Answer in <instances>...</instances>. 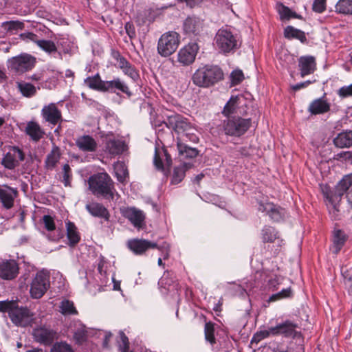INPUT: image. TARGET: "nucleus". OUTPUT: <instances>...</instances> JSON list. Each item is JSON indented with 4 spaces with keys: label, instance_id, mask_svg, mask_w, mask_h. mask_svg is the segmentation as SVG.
<instances>
[{
    "label": "nucleus",
    "instance_id": "1",
    "mask_svg": "<svg viewBox=\"0 0 352 352\" xmlns=\"http://www.w3.org/2000/svg\"><path fill=\"white\" fill-rule=\"evenodd\" d=\"M352 185V173L346 175L336 185L333 191L324 192V195L328 201L327 206L331 218L336 219L339 215V203L342 197Z\"/></svg>",
    "mask_w": 352,
    "mask_h": 352
},
{
    "label": "nucleus",
    "instance_id": "2",
    "mask_svg": "<svg viewBox=\"0 0 352 352\" xmlns=\"http://www.w3.org/2000/svg\"><path fill=\"white\" fill-rule=\"evenodd\" d=\"M241 36L228 28L219 29L214 36V43L223 54H233L241 45Z\"/></svg>",
    "mask_w": 352,
    "mask_h": 352
},
{
    "label": "nucleus",
    "instance_id": "3",
    "mask_svg": "<svg viewBox=\"0 0 352 352\" xmlns=\"http://www.w3.org/2000/svg\"><path fill=\"white\" fill-rule=\"evenodd\" d=\"M223 78V72L217 65H206L197 69L192 76V82L200 87H210Z\"/></svg>",
    "mask_w": 352,
    "mask_h": 352
},
{
    "label": "nucleus",
    "instance_id": "4",
    "mask_svg": "<svg viewBox=\"0 0 352 352\" xmlns=\"http://www.w3.org/2000/svg\"><path fill=\"white\" fill-rule=\"evenodd\" d=\"M89 186L92 193L97 197L113 198V182L106 173H100L91 176L89 179Z\"/></svg>",
    "mask_w": 352,
    "mask_h": 352
},
{
    "label": "nucleus",
    "instance_id": "5",
    "mask_svg": "<svg viewBox=\"0 0 352 352\" xmlns=\"http://www.w3.org/2000/svg\"><path fill=\"white\" fill-rule=\"evenodd\" d=\"M251 119L243 118L239 116L227 118L223 120L222 129L227 135L240 137L243 135L250 127Z\"/></svg>",
    "mask_w": 352,
    "mask_h": 352
},
{
    "label": "nucleus",
    "instance_id": "6",
    "mask_svg": "<svg viewBox=\"0 0 352 352\" xmlns=\"http://www.w3.org/2000/svg\"><path fill=\"white\" fill-rule=\"evenodd\" d=\"M180 36L175 31L164 33L158 40L157 50L162 57H168L173 54L178 48Z\"/></svg>",
    "mask_w": 352,
    "mask_h": 352
},
{
    "label": "nucleus",
    "instance_id": "7",
    "mask_svg": "<svg viewBox=\"0 0 352 352\" xmlns=\"http://www.w3.org/2000/svg\"><path fill=\"white\" fill-rule=\"evenodd\" d=\"M50 286L49 273L44 270L38 272L30 284V296L34 299H40L48 290Z\"/></svg>",
    "mask_w": 352,
    "mask_h": 352
},
{
    "label": "nucleus",
    "instance_id": "8",
    "mask_svg": "<svg viewBox=\"0 0 352 352\" xmlns=\"http://www.w3.org/2000/svg\"><path fill=\"white\" fill-rule=\"evenodd\" d=\"M36 63V58L28 54H21L8 60V67L16 73L22 74L32 69Z\"/></svg>",
    "mask_w": 352,
    "mask_h": 352
},
{
    "label": "nucleus",
    "instance_id": "9",
    "mask_svg": "<svg viewBox=\"0 0 352 352\" xmlns=\"http://www.w3.org/2000/svg\"><path fill=\"white\" fill-rule=\"evenodd\" d=\"M10 318L16 326L25 327L32 323L34 314L27 307H19L15 305L10 313Z\"/></svg>",
    "mask_w": 352,
    "mask_h": 352
},
{
    "label": "nucleus",
    "instance_id": "10",
    "mask_svg": "<svg viewBox=\"0 0 352 352\" xmlns=\"http://www.w3.org/2000/svg\"><path fill=\"white\" fill-rule=\"evenodd\" d=\"M128 150V145L125 141L117 138H107L104 142V152L113 157L124 153Z\"/></svg>",
    "mask_w": 352,
    "mask_h": 352
},
{
    "label": "nucleus",
    "instance_id": "11",
    "mask_svg": "<svg viewBox=\"0 0 352 352\" xmlns=\"http://www.w3.org/2000/svg\"><path fill=\"white\" fill-rule=\"evenodd\" d=\"M199 50L196 43H190L179 50L177 53V60L183 66H188L194 63Z\"/></svg>",
    "mask_w": 352,
    "mask_h": 352
},
{
    "label": "nucleus",
    "instance_id": "12",
    "mask_svg": "<svg viewBox=\"0 0 352 352\" xmlns=\"http://www.w3.org/2000/svg\"><path fill=\"white\" fill-rule=\"evenodd\" d=\"M164 124L168 128L174 130L179 135L182 134L187 129H190L192 125L187 118L176 113L168 116Z\"/></svg>",
    "mask_w": 352,
    "mask_h": 352
},
{
    "label": "nucleus",
    "instance_id": "13",
    "mask_svg": "<svg viewBox=\"0 0 352 352\" xmlns=\"http://www.w3.org/2000/svg\"><path fill=\"white\" fill-rule=\"evenodd\" d=\"M24 158L23 151L19 147L12 146L3 157L1 164L6 168L12 170L19 166V162L23 161Z\"/></svg>",
    "mask_w": 352,
    "mask_h": 352
},
{
    "label": "nucleus",
    "instance_id": "14",
    "mask_svg": "<svg viewBox=\"0 0 352 352\" xmlns=\"http://www.w3.org/2000/svg\"><path fill=\"white\" fill-rule=\"evenodd\" d=\"M204 21L195 16L188 17L183 23L184 33L190 37L201 36L204 32Z\"/></svg>",
    "mask_w": 352,
    "mask_h": 352
},
{
    "label": "nucleus",
    "instance_id": "15",
    "mask_svg": "<svg viewBox=\"0 0 352 352\" xmlns=\"http://www.w3.org/2000/svg\"><path fill=\"white\" fill-rule=\"evenodd\" d=\"M121 213L135 228L140 229L143 227L145 220L143 211L134 207H127L121 209Z\"/></svg>",
    "mask_w": 352,
    "mask_h": 352
},
{
    "label": "nucleus",
    "instance_id": "16",
    "mask_svg": "<svg viewBox=\"0 0 352 352\" xmlns=\"http://www.w3.org/2000/svg\"><path fill=\"white\" fill-rule=\"evenodd\" d=\"M19 267L13 259L0 260V278L4 280H13L19 274Z\"/></svg>",
    "mask_w": 352,
    "mask_h": 352
},
{
    "label": "nucleus",
    "instance_id": "17",
    "mask_svg": "<svg viewBox=\"0 0 352 352\" xmlns=\"http://www.w3.org/2000/svg\"><path fill=\"white\" fill-rule=\"evenodd\" d=\"M127 247L136 255H142L148 249L157 247V243L146 239H133L129 240Z\"/></svg>",
    "mask_w": 352,
    "mask_h": 352
},
{
    "label": "nucleus",
    "instance_id": "18",
    "mask_svg": "<svg viewBox=\"0 0 352 352\" xmlns=\"http://www.w3.org/2000/svg\"><path fill=\"white\" fill-rule=\"evenodd\" d=\"M153 163L156 168L163 171L164 167L169 168L172 164V159L164 148L155 147Z\"/></svg>",
    "mask_w": 352,
    "mask_h": 352
},
{
    "label": "nucleus",
    "instance_id": "19",
    "mask_svg": "<svg viewBox=\"0 0 352 352\" xmlns=\"http://www.w3.org/2000/svg\"><path fill=\"white\" fill-rule=\"evenodd\" d=\"M41 115L46 122L53 125H56L62 118L61 112L54 103L44 106Z\"/></svg>",
    "mask_w": 352,
    "mask_h": 352
},
{
    "label": "nucleus",
    "instance_id": "20",
    "mask_svg": "<svg viewBox=\"0 0 352 352\" xmlns=\"http://www.w3.org/2000/svg\"><path fill=\"white\" fill-rule=\"evenodd\" d=\"M75 144L80 151L84 153L95 152L98 148L96 140L89 135L78 136L75 140Z\"/></svg>",
    "mask_w": 352,
    "mask_h": 352
},
{
    "label": "nucleus",
    "instance_id": "21",
    "mask_svg": "<svg viewBox=\"0 0 352 352\" xmlns=\"http://www.w3.org/2000/svg\"><path fill=\"white\" fill-rule=\"evenodd\" d=\"M16 188H11L7 185L0 186V201L6 209L11 208L14 201L17 196Z\"/></svg>",
    "mask_w": 352,
    "mask_h": 352
},
{
    "label": "nucleus",
    "instance_id": "22",
    "mask_svg": "<svg viewBox=\"0 0 352 352\" xmlns=\"http://www.w3.org/2000/svg\"><path fill=\"white\" fill-rule=\"evenodd\" d=\"M117 91L126 94L129 97L132 95L128 85L120 78H116L111 80L105 81L104 92L116 93Z\"/></svg>",
    "mask_w": 352,
    "mask_h": 352
},
{
    "label": "nucleus",
    "instance_id": "23",
    "mask_svg": "<svg viewBox=\"0 0 352 352\" xmlns=\"http://www.w3.org/2000/svg\"><path fill=\"white\" fill-rule=\"evenodd\" d=\"M33 336L36 342L45 345H50L54 340L56 332L50 329L40 327L34 329Z\"/></svg>",
    "mask_w": 352,
    "mask_h": 352
},
{
    "label": "nucleus",
    "instance_id": "24",
    "mask_svg": "<svg viewBox=\"0 0 352 352\" xmlns=\"http://www.w3.org/2000/svg\"><path fill=\"white\" fill-rule=\"evenodd\" d=\"M258 210L266 212L270 218L275 221H280L284 216V210L280 207H276L272 203H260Z\"/></svg>",
    "mask_w": 352,
    "mask_h": 352
},
{
    "label": "nucleus",
    "instance_id": "25",
    "mask_svg": "<svg viewBox=\"0 0 352 352\" xmlns=\"http://www.w3.org/2000/svg\"><path fill=\"white\" fill-rule=\"evenodd\" d=\"M330 104L323 96L313 100L308 107V111L312 115L324 114L330 110Z\"/></svg>",
    "mask_w": 352,
    "mask_h": 352
},
{
    "label": "nucleus",
    "instance_id": "26",
    "mask_svg": "<svg viewBox=\"0 0 352 352\" xmlns=\"http://www.w3.org/2000/svg\"><path fill=\"white\" fill-rule=\"evenodd\" d=\"M298 65L300 75L302 77H304L314 72L316 64L314 57L307 56H302L299 58Z\"/></svg>",
    "mask_w": 352,
    "mask_h": 352
},
{
    "label": "nucleus",
    "instance_id": "27",
    "mask_svg": "<svg viewBox=\"0 0 352 352\" xmlns=\"http://www.w3.org/2000/svg\"><path fill=\"white\" fill-rule=\"evenodd\" d=\"M86 210L93 217L102 218L106 221L109 219V213L108 210L101 204L91 202L85 206Z\"/></svg>",
    "mask_w": 352,
    "mask_h": 352
},
{
    "label": "nucleus",
    "instance_id": "28",
    "mask_svg": "<svg viewBox=\"0 0 352 352\" xmlns=\"http://www.w3.org/2000/svg\"><path fill=\"white\" fill-rule=\"evenodd\" d=\"M25 132L34 142H38L45 135L44 130L38 123L34 121H30L27 123Z\"/></svg>",
    "mask_w": 352,
    "mask_h": 352
},
{
    "label": "nucleus",
    "instance_id": "29",
    "mask_svg": "<svg viewBox=\"0 0 352 352\" xmlns=\"http://www.w3.org/2000/svg\"><path fill=\"white\" fill-rule=\"evenodd\" d=\"M263 241L265 243H272L277 239L278 247L283 245V241L280 239L278 232L272 227H265L262 230Z\"/></svg>",
    "mask_w": 352,
    "mask_h": 352
},
{
    "label": "nucleus",
    "instance_id": "30",
    "mask_svg": "<svg viewBox=\"0 0 352 352\" xmlns=\"http://www.w3.org/2000/svg\"><path fill=\"white\" fill-rule=\"evenodd\" d=\"M61 153L58 146H54L50 153L47 155L45 166L47 170H53L60 158Z\"/></svg>",
    "mask_w": 352,
    "mask_h": 352
},
{
    "label": "nucleus",
    "instance_id": "31",
    "mask_svg": "<svg viewBox=\"0 0 352 352\" xmlns=\"http://www.w3.org/2000/svg\"><path fill=\"white\" fill-rule=\"evenodd\" d=\"M334 144L339 148L352 146V130L342 132L333 140Z\"/></svg>",
    "mask_w": 352,
    "mask_h": 352
},
{
    "label": "nucleus",
    "instance_id": "32",
    "mask_svg": "<svg viewBox=\"0 0 352 352\" xmlns=\"http://www.w3.org/2000/svg\"><path fill=\"white\" fill-rule=\"evenodd\" d=\"M84 82L90 89L104 92L105 81L101 79L99 74L87 77Z\"/></svg>",
    "mask_w": 352,
    "mask_h": 352
},
{
    "label": "nucleus",
    "instance_id": "33",
    "mask_svg": "<svg viewBox=\"0 0 352 352\" xmlns=\"http://www.w3.org/2000/svg\"><path fill=\"white\" fill-rule=\"evenodd\" d=\"M284 36L288 39L296 38L304 43L307 41L305 34L303 31L289 25L284 30Z\"/></svg>",
    "mask_w": 352,
    "mask_h": 352
},
{
    "label": "nucleus",
    "instance_id": "34",
    "mask_svg": "<svg viewBox=\"0 0 352 352\" xmlns=\"http://www.w3.org/2000/svg\"><path fill=\"white\" fill-rule=\"evenodd\" d=\"M346 235L345 234L340 230H338L334 231L333 233V245L331 248V250L333 253L338 254L340 250L342 249L346 241Z\"/></svg>",
    "mask_w": 352,
    "mask_h": 352
},
{
    "label": "nucleus",
    "instance_id": "35",
    "mask_svg": "<svg viewBox=\"0 0 352 352\" xmlns=\"http://www.w3.org/2000/svg\"><path fill=\"white\" fill-rule=\"evenodd\" d=\"M276 10L280 15L281 20H289L292 18L301 19V16L296 12L290 10L287 6H285L282 3H277Z\"/></svg>",
    "mask_w": 352,
    "mask_h": 352
},
{
    "label": "nucleus",
    "instance_id": "36",
    "mask_svg": "<svg viewBox=\"0 0 352 352\" xmlns=\"http://www.w3.org/2000/svg\"><path fill=\"white\" fill-rule=\"evenodd\" d=\"M297 325L289 320L281 324H278L279 335H283L285 337H294L296 331Z\"/></svg>",
    "mask_w": 352,
    "mask_h": 352
},
{
    "label": "nucleus",
    "instance_id": "37",
    "mask_svg": "<svg viewBox=\"0 0 352 352\" xmlns=\"http://www.w3.org/2000/svg\"><path fill=\"white\" fill-rule=\"evenodd\" d=\"M67 236L70 246H74L79 242L80 237L74 223H67Z\"/></svg>",
    "mask_w": 352,
    "mask_h": 352
},
{
    "label": "nucleus",
    "instance_id": "38",
    "mask_svg": "<svg viewBox=\"0 0 352 352\" xmlns=\"http://www.w3.org/2000/svg\"><path fill=\"white\" fill-rule=\"evenodd\" d=\"M177 146L179 155L184 157L194 158L198 155V151L197 148L188 146L179 140H177Z\"/></svg>",
    "mask_w": 352,
    "mask_h": 352
},
{
    "label": "nucleus",
    "instance_id": "39",
    "mask_svg": "<svg viewBox=\"0 0 352 352\" xmlns=\"http://www.w3.org/2000/svg\"><path fill=\"white\" fill-rule=\"evenodd\" d=\"M188 166L186 163H183L175 167L173 170L171 184H177L181 182L184 178L186 171L188 170Z\"/></svg>",
    "mask_w": 352,
    "mask_h": 352
},
{
    "label": "nucleus",
    "instance_id": "40",
    "mask_svg": "<svg viewBox=\"0 0 352 352\" xmlns=\"http://www.w3.org/2000/svg\"><path fill=\"white\" fill-rule=\"evenodd\" d=\"M59 311L65 316L78 314V311L76 310L74 302L67 299H64L60 302L59 305Z\"/></svg>",
    "mask_w": 352,
    "mask_h": 352
},
{
    "label": "nucleus",
    "instance_id": "41",
    "mask_svg": "<svg viewBox=\"0 0 352 352\" xmlns=\"http://www.w3.org/2000/svg\"><path fill=\"white\" fill-rule=\"evenodd\" d=\"M338 12L344 14H352V0H340L336 5Z\"/></svg>",
    "mask_w": 352,
    "mask_h": 352
},
{
    "label": "nucleus",
    "instance_id": "42",
    "mask_svg": "<svg viewBox=\"0 0 352 352\" xmlns=\"http://www.w3.org/2000/svg\"><path fill=\"white\" fill-rule=\"evenodd\" d=\"M18 87L23 94L25 97H32L36 93V87L29 82H21L18 83Z\"/></svg>",
    "mask_w": 352,
    "mask_h": 352
},
{
    "label": "nucleus",
    "instance_id": "43",
    "mask_svg": "<svg viewBox=\"0 0 352 352\" xmlns=\"http://www.w3.org/2000/svg\"><path fill=\"white\" fill-rule=\"evenodd\" d=\"M114 170L118 180L123 182L128 176V170L124 162H118L114 164Z\"/></svg>",
    "mask_w": 352,
    "mask_h": 352
},
{
    "label": "nucleus",
    "instance_id": "44",
    "mask_svg": "<svg viewBox=\"0 0 352 352\" xmlns=\"http://www.w3.org/2000/svg\"><path fill=\"white\" fill-rule=\"evenodd\" d=\"M37 45L47 54H52L57 52V47L54 42L50 40L40 39Z\"/></svg>",
    "mask_w": 352,
    "mask_h": 352
},
{
    "label": "nucleus",
    "instance_id": "45",
    "mask_svg": "<svg viewBox=\"0 0 352 352\" xmlns=\"http://www.w3.org/2000/svg\"><path fill=\"white\" fill-rule=\"evenodd\" d=\"M196 129L192 124L190 126V129H187L182 134L180 135V137L178 138L177 140L180 142L182 140H185V138L188 139L190 142L193 143H197L199 140L198 137L195 134Z\"/></svg>",
    "mask_w": 352,
    "mask_h": 352
},
{
    "label": "nucleus",
    "instance_id": "46",
    "mask_svg": "<svg viewBox=\"0 0 352 352\" xmlns=\"http://www.w3.org/2000/svg\"><path fill=\"white\" fill-rule=\"evenodd\" d=\"M3 28L7 32L16 31L24 28V23L19 21H9L1 23Z\"/></svg>",
    "mask_w": 352,
    "mask_h": 352
},
{
    "label": "nucleus",
    "instance_id": "47",
    "mask_svg": "<svg viewBox=\"0 0 352 352\" xmlns=\"http://www.w3.org/2000/svg\"><path fill=\"white\" fill-rule=\"evenodd\" d=\"M204 333L206 340L209 342L211 344H214L216 342L214 337V324L209 322H206L204 327Z\"/></svg>",
    "mask_w": 352,
    "mask_h": 352
},
{
    "label": "nucleus",
    "instance_id": "48",
    "mask_svg": "<svg viewBox=\"0 0 352 352\" xmlns=\"http://www.w3.org/2000/svg\"><path fill=\"white\" fill-rule=\"evenodd\" d=\"M121 70L125 75L130 77L133 81H136L139 78L138 72L131 63H129L126 67H124V69Z\"/></svg>",
    "mask_w": 352,
    "mask_h": 352
},
{
    "label": "nucleus",
    "instance_id": "49",
    "mask_svg": "<svg viewBox=\"0 0 352 352\" xmlns=\"http://www.w3.org/2000/svg\"><path fill=\"white\" fill-rule=\"evenodd\" d=\"M87 339V331L84 327L78 329L74 333V340L75 342L81 344L86 341Z\"/></svg>",
    "mask_w": 352,
    "mask_h": 352
},
{
    "label": "nucleus",
    "instance_id": "50",
    "mask_svg": "<svg viewBox=\"0 0 352 352\" xmlns=\"http://www.w3.org/2000/svg\"><path fill=\"white\" fill-rule=\"evenodd\" d=\"M292 296V290L289 287L286 289H283L280 292H278L277 294H273L270 297L269 301L273 302L276 301L277 300L289 297Z\"/></svg>",
    "mask_w": 352,
    "mask_h": 352
},
{
    "label": "nucleus",
    "instance_id": "51",
    "mask_svg": "<svg viewBox=\"0 0 352 352\" xmlns=\"http://www.w3.org/2000/svg\"><path fill=\"white\" fill-rule=\"evenodd\" d=\"M50 352H74L71 346L65 342L55 344Z\"/></svg>",
    "mask_w": 352,
    "mask_h": 352
},
{
    "label": "nucleus",
    "instance_id": "52",
    "mask_svg": "<svg viewBox=\"0 0 352 352\" xmlns=\"http://www.w3.org/2000/svg\"><path fill=\"white\" fill-rule=\"evenodd\" d=\"M235 110L236 101L231 99L225 105L222 113L228 118H231L230 116L235 112Z\"/></svg>",
    "mask_w": 352,
    "mask_h": 352
},
{
    "label": "nucleus",
    "instance_id": "53",
    "mask_svg": "<svg viewBox=\"0 0 352 352\" xmlns=\"http://www.w3.org/2000/svg\"><path fill=\"white\" fill-rule=\"evenodd\" d=\"M268 337H270V336H269V333L267 329H263V330L258 331L253 336V337L251 340V343L252 344H253V343L257 344L262 340L267 338Z\"/></svg>",
    "mask_w": 352,
    "mask_h": 352
},
{
    "label": "nucleus",
    "instance_id": "54",
    "mask_svg": "<svg viewBox=\"0 0 352 352\" xmlns=\"http://www.w3.org/2000/svg\"><path fill=\"white\" fill-rule=\"evenodd\" d=\"M113 57L117 60V65L120 69H124L129 63H130L124 57H123L118 52H113Z\"/></svg>",
    "mask_w": 352,
    "mask_h": 352
},
{
    "label": "nucleus",
    "instance_id": "55",
    "mask_svg": "<svg viewBox=\"0 0 352 352\" xmlns=\"http://www.w3.org/2000/svg\"><path fill=\"white\" fill-rule=\"evenodd\" d=\"M232 84L236 85L239 84L244 78L243 73L241 70H234L230 74Z\"/></svg>",
    "mask_w": 352,
    "mask_h": 352
},
{
    "label": "nucleus",
    "instance_id": "56",
    "mask_svg": "<svg viewBox=\"0 0 352 352\" xmlns=\"http://www.w3.org/2000/svg\"><path fill=\"white\" fill-rule=\"evenodd\" d=\"M16 303L13 301L2 300L0 301V312H8L10 313L14 308Z\"/></svg>",
    "mask_w": 352,
    "mask_h": 352
},
{
    "label": "nucleus",
    "instance_id": "57",
    "mask_svg": "<svg viewBox=\"0 0 352 352\" xmlns=\"http://www.w3.org/2000/svg\"><path fill=\"white\" fill-rule=\"evenodd\" d=\"M42 221L46 230L48 231H53L55 230L56 226L52 217L50 215H44Z\"/></svg>",
    "mask_w": 352,
    "mask_h": 352
},
{
    "label": "nucleus",
    "instance_id": "58",
    "mask_svg": "<svg viewBox=\"0 0 352 352\" xmlns=\"http://www.w3.org/2000/svg\"><path fill=\"white\" fill-rule=\"evenodd\" d=\"M63 183L65 186L70 185L71 168L68 164H65L63 167Z\"/></svg>",
    "mask_w": 352,
    "mask_h": 352
},
{
    "label": "nucleus",
    "instance_id": "59",
    "mask_svg": "<svg viewBox=\"0 0 352 352\" xmlns=\"http://www.w3.org/2000/svg\"><path fill=\"white\" fill-rule=\"evenodd\" d=\"M312 8L316 12H323L326 9V0H314Z\"/></svg>",
    "mask_w": 352,
    "mask_h": 352
},
{
    "label": "nucleus",
    "instance_id": "60",
    "mask_svg": "<svg viewBox=\"0 0 352 352\" xmlns=\"http://www.w3.org/2000/svg\"><path fill=\"white\" fill-rule=\"evenodd\" d=\"M20 37L22 40L25 41H32L36 45L38 44V36L32 32H24L21 34Z\"/></svg>",
    "mask_w": 352,
    "mask_h": 352
},
{
    "label": "nucleus",
    "instance_id": "61",
    "mask_svg": "<svg viewBox=\"0 0 352 352\" xmlns=\"http://www.w3.org/2000/svg\"><path fill=\"white\" fill-rule=\"evenodd\" d=\"M338 95L342 98L352 96V84L348 86L342 87L338 90Z\"/></svg>",
    "mask_w": 352,
    "mask_h": 352
},
{
    "label": "nucleus",
    "instance_id": "62",
    "mask_svg": "<svg viewBox=\"0 0 352 352\" xmlns=\"http://www.w3.org/2000/svg\"><path fill=\"white\" fill-rule=\"evenodd\" d=\"M120 338L122 342V345L120 346V350L122 352H128L129 348L128 338L123 332H120Z\"/></svg>",
    "mask_w": 352,
    "mask_h": 352
},
{
    "label": "nucleus",
    "instance_id": "63",
    "mask_svg": "<svg viewBox=\"0 0 352 352\" xmlns=\"http://www.w3.org/2000/svg\"><path fill=\"white\" fill-rule=\"evenodd\" d=\"M124 28H125L126 34L131 38H134L135 36V28L131 23H130V22L126 23Z\"/></svg>",
    "mask_w": 352,
    "mask_h": 352
},
{
    "label": "nucleus",
    "instance_id": "64",
    "mask_svg": "<svg viewBox=\"0 0 352 352\" xmlns=\"http://www.w3.org/2000/svg\"><path fill=\"white\" fill-rule=\"evenodd\" d=\"M311 82H312L310 80H307L303 82H300V83L296 84L292 86V89L294 91L300 90V89L307 87L308 85L311 84Z\"/></svg>",
    "mask_w": 352,
    "mask_h": 352
}]
</instances>
